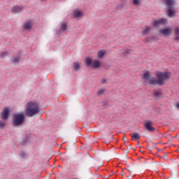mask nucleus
Segmentation results:
<instances>
[{
    "label": "nucleus",
    "mask_w": 179,
    "mask_h": 179,
    "mask_svg": "<svg viewBox=\"0 0 179 179\" xmlns=\"http://www.w3.org/2000/svg\"><path fill=\"white\" fill-rule=\"evenodd\" d=\"M8 55V52H3L1 55V58H3L4 57H6Z\"/></svg>",
    "instance_id": "20"
},
{
    "label": "nucleus",
    "mask_w": 179,
    "mask_h": 179,
    "mask_svg": "<svg viewBox=\"0 0 179 179\" xmlns=\"http://www.w3.org/2000/svg\"><path fill=\"white\" fill-rule=\"evenodd\" d=\"M73 15L75 17H82L83 13L79 10H76L73 11Z\"/></svg>",
    "instance_id": "12"
},
{
    "label": "nucleus",
    "mask_w": 179,
    "mask_h": 179,
    "mask_svg": "<svg viewBox=\"0 0 179 179\" xmlns=\"http://www.w3.org/2000/svg\"><path fill=\"white\" fill-rule=\"evenodd\" d=\"M41 1H44V0H41Z\"/></svg>",
    "instance_id": "34"
},
{
    "label": "nucleus",
    "mask_w": 179,
    "mask_h": 179,
    "mask_svg": "<svg viewBox=\"0 0 179 179\" xmlns=\"http://www.w3.org/2000/svg\"><path fill=\"white\" fill-rule=\"evenodd\" d=\"M139 139H141V135H139V134L136 133L135 134V141H139Z\"/></svg>",
    "instance_id": "19"
},
{
    "label": "nucleus",
    "mask_w": 179,
    "mask_h": 179,
    "mask_svg": "<svg viewBox=\"0 0 179 179\" xmlns=\"http://www.w3.org/2000/svg\"><path fill=\"white\" fill-rule=\"evenodd\" d=\"M85 64L87 66H90V65H92L93 68H99V66H100V62L99 60L92 62V59H90V57H87L85 59Z\"/></svg>",
    "instance_id": "5"
},
{
    "label": "nucleus",
    "mask_w": 179,
    "mask_h": 179,
    "mask_svg": "<svg viewBox=\"0 0 179 179\" xmlns=\"http://www.w3.org/2000/svg\"><path fill=\"white\" fill-rule=\"evenodd\" d=\"M152 39H151V40H148V41H153V39L155 38V37L152 36Z\"/></svg>",
    "instance_id": "32"
},
{
    "label": "nucleus",
    "mask_w": 179,
    "mask_h": 179,
    "mask_svg": "<svg viewBox=\"0 0 179 179\" xmlns=\"http://www.w3.org/2000/svg\"><path fill=\"white\" fill-rule=\"evenodd\" d=\"M23 121H24V113H22L14 116L13 119V125H22L23 124Z\"/></svg>",
    "instance_id": "4"
},
{
    "label": "nucleus",
    "mask_w": 179,
    "mask_h": 179,
    "mask_svg": "<svg viewBox=\"0 0 179 179\" xmlns=\"http://www.w3.org/2000/svg\"><path fill=\"white\" fill-rule=\"evenodd\" d=\"M131 50H129V49H127L126 50H125V52L124 53V55H127V54H131Z\"/></svg>",
    "instance_id": "24"
},
{
    "label": "nucleus",
    "mask_w": 179,
    "mask_h": 179,
    "mask_svg": "<svg viewBox=\"0 0 179 179\" xmlns=\"http://www.w3.org/2000/svg\"><path fill=\"white\" fill-rule=\"evenodd\" d=\"M165 3L166 4L168 10V16L169 17H174L176 16V11L171 10L174 8V4L176 3V1L174 0H164Z\"/></svg>",
    "instance_id": "3"
},
{
    "label": "nucleus",
    "mask_w": 179,
    "mask_h": 179,
    "mask_svg": "<svg viewBox=\"0 0 179 179\" xmlns=\"http://www.w3.org/2000/svg\"><path fill=\"white\" fill-rule=\"evenodd\" d=\"M73 68L76 71H78V69H79V68H80V64L78 62H76V63H74Z\"/></svg>",
    "instance_id": "16"
},
{
    "label": "nucleus",
    "mask_w": 179,
    "mask_h": 179,
    "mask_svg": "<svg viewBox=\"0 0 179 179\" xmlns=\"http://www.w3.org/2000/svg\"><path fill=\"white\" fill-rule=\"evenodd\" d=\"M1 117L2 120H3V121H5L6 120H8V118L9 117V108H4L1 114Z\"/></svg>",
    "instance_id": "7"
},
{
    "label": "nucleus",
    "mask_w": 179,
    "mask_h": 179,
    "mask_svg": "<svg viewBox=\"0 0 179 179\" xmlns=\"http://www.w3.org/2000/svg\"><path fill=\"white\" fill-rule=\"evenodd\" d=\"M33 26V22L31 20L27 21L24 24V29L25 30H30Z\"/></svg>",
    "instance_id": "10"
},
{
    "label": "nucleus",
    "mask_w": 179,
    "mask_h": 179,
    "mask_svg": "<svg viewBox=\"0 0 179 179\" xmlns=\"http://www.w3.org/2000/svg\"><path fill=\"white\" fill-rule=\"evenodd\" d=\"M155 97H160V96H162V93L159 91H155Z\"/></svg>",
    "instance_id": "18"
},
{
    "label": "nucleus",
    "mask_w": 179,
    "mask_h": 179,
    "mask_svg": "<svg viewBox=\"0 0 179 179\" xmlns=\"http://www.w3.org/2000/svg\"><path fill=\"white\" fill-rule=\"evenodd\" d=\"M103 93H104V90H99L98 91V94H103Z\"/></svg>",
    "instance_id": "25"
},
{
    "label": "nucleus",
    "mask_w": 179,
    "mask_h": 179,
    "mask_svg": "<svg viewBox=\"0 0 179 179\" xmlns=\"http://www.w3.org/2000/svg\"><path fill=\"white\" fill-rule=\"evenodd\" d=\"M131 139H132V141H135V133H133L131 134Z\"/></svg>",
    "instance_id": "27"
},
{
    "label": "nucleus",
    "mask_w": 179,
    "mask_h": 179,
    "mask_svg": "<svg viewBox=\"0 0 179 179\" xmlns=\"http://www.w3.org/2000/svg\"><path fill=\"white\" fill-rule=\"evenodd\" d=\"M133 5H135V0H132Z\"/></svg>",
    "instance_id": "33"
},
{
    "label": "nucleus",
    "mask_w": 179,
    "mask_h": 179,
    "mask_svg": "<svg viewBox=\"0 0 179 179\" xmlns=\"http://www.w3.org/2000/svg\"><path fill=\"white\" fill-rule=\"evenodd\" d=\"M159 32L161 33V34H162V36H171V34L173 33V29L167 27L160 29Z\"/></svg>",
    "instance_id": "6"
},
{
    "label": "nucleus",
    "mask_w": 179,
    "mask_h": 179,
    "mask_svg": "<svg viewBox=\"0 0 179 179\" xmlns=\"http://www.w3.org/2000/svg\"><path fill=\"white\" fill-rule=\"evenodd\" d=\"M175 39H176V40H179V35H176Z\"/></svg>",
    "instance_id": "30"
},
{
    "label": "nucleus",
    "mask_w": 179,
    "mask_h": 179,
    "mask_svg": "<svg viewBox=\"0 0 179 179\" xmlns=\"http://www.w3.org/2000/svg\"><path fill=\"white\" fill-rule=\"evenodd\" d=\"M141 3V0H135V5H139Z\"/></svg>",
    "instance_id": "26"
},
{
    "label": "nucleus",
    "mask_w": 179,
    "mask_h": 179,
    "mask_svg": "<svg viewBox=\"0 0 179 179\" xmlns=\"http://www.w3.org/2000/svg\"><path fill=\"white\" fill-rule=\"evenodd\" d=\"M151 29H152V27H146L143 31V34H148V33H149V31H150Z\"/></svg>",
    "instance_id": "15"
},
{
    "label": "nucleus",
    "mask_w": 179,
    "mask_h": 179,
    "mask_svg": "<svg viewBox=\"0 0 179 179\" xmlns=\"http://www.w3.org/2000/svg\"><path fill=\"white\" fill-rule=\"evenodd\" d=\"M167 23V19L162 18L159 20H155L153 22V26L157 27L159 24H166Z\"/></svg>",
    "instance_id": "8"
},
{
    "label": "nucleus",
    "mask_w": 179,
    "mask_h": 179,
    "mask_svg": "<svg viewBox=\"0 0 179 179\" xmlns=\"http://www.w3.org/2000/svg\"><path fill=\"white\" fill-rule=\"evenodd\" d=\"M13 62L14 64H16L17 62H19V57H14V58L13 59Z\"/></svg>",
    "instance_id": "21"
},
{
    "label": "nucleus",
    "mask_w": 179,
    "mask_h": 179,
    "mask_svg": "<svg viewBox=\"0 0 179 179\" xmlns=\"http://www.w3.org/2000/svg\"><path fill=\"white\" fill-rule=\"evenodd\" d=\"M23 8L20 6H15L12 8L11 12L13 13H19V12H22Z\"/></svg>",
    "instance_id": "9"
},
{
    "label": "nucleus",
    "mask_w": 179,
    "mask_h": 179,
    "mask_svg": "<svg viewBox=\"0 0 179 179\" xmlns=\"http://www.w3.org/2000/svg\"><path fill=\"white\" fill-rule=\"evenodd\" d=\"M5 127V122L0 121V129H2Z\"/></svg>",
    "instance_id": "22"
},
{
    "label": "nucleus",
    "mask_w": 179,
    "mask_h": 179,
    "mask_svg": "<svg viewBox=\"0 0 179 179\" xmlns=\"http://www.w3.org/2000/svg\"><path fill=\"white\" fill-rule=\"evenodd\" d=\"M157 78H155L150 75V72L147 71L143 75V80L145 83H148V85H151L152 86H156V85H159V86H163L164 85L165 80H169L170 79V76L171 75V72H157Z\"/></svg>",
    "instance_id": "1"
},
{
    "label": "nucleus",
    "mask_w": 179,
    "mask_h": 179,
    "mask_svg": "<svg viewBox=\"0 0 179 179\" xmlns=\"http://www.w3.org/2000/svg\"><path fill=\"white\" fill-rule=\"evenodd\" d=\"M176 108H178V110H179V102L178 103H176Z\"/></svg>",
    "instance_id": "31"
},
{
    "label": "nucleus",
    "mask_w": 179,
    "mask_h": 179,
    "mask_svg": "<svg viewBox=\"0 0 179 179\" xmlns=\"http://www.w3.org/2000/svg\"><path fill=\"white\" fill-rule=\"evenodd\" d=\"M20 156H21V157H24V156H26V153H24V152H21V153L20 154Z\"/></svg>",
    "instance_id": "28"
},
{
    "label": "nucleus",
    "mask_w": 179,
    "mask_h": 179,
    "mask_svg": "<svg viewBox=\"0 0 179 179\" xmlns=\"http://www.w3.org/2000/svg\"><path fill=\"white\" fill-rule=\"evenodd\" d=\"M107 82V80H106V79H102V80H101V83H106Z\"/></svg>",
    "instance_id": "29"
},
{
    "label": "nucleus",
    "mask_w": 179,
    "mask_h": 179,
    "mask_svg": "<svg viewBox=\"0 0 179 179\" xmlns=\"http://www.w3.org/2000/svg\"><path fill=\"white\" fill-rule=\"evenodd\" d=\"M121 4H119L117 6V9H122L124 8V5L125 4V2L127 0H120Z\"/></svg>",
    "instance_id": "14"
},
{
    "label": "nucleus",
    "mask_w": 179,
    "mask_h": 179,
    "mask_svg": "<svg viewBox=\"0 0 179 179\" xmlns=\"http://www.w3.org/2000/svg\"><path fill=\"white\" fill-rule=\"evenodd\" d=\"M66 29V24L65 23H62L61 24L60 30H62V31H65Z\"/></svg>",
    "instance_id": "17"
},
{
    "label": "nucleus",
    "mask_w": 179,
    "mask_h": 179,
    "mask_svg": "<svg viewBox=\"0 0 179 179\" xmlns=\"http://www.w3.org/2000/svg\"><path fill=\"white\" fill-rule=\"evenodd\" d=\"M145 127L146 129H148V131H150V132H153V131H155V129L153 128V127H152V122H147L145 124Z\"/></svg>",
    "instance_id": "11"
},
{
    "label": "nucleus",
    "mask_w": 179,
    "mask_h": 179,
    "mask_svg": "<svg viewBox=\"0 0 179 179\" xmlns=\"http://www.w3.org/2000/svg\"><path fill=\"white\" fill-rule=\"evenodd\" d=\"M104 55H106V50H99L98 52V58L99 59H101V58H103V57H104Z\"/></svg>",
    "instance_id": "13"
},
{
    "label": "nucleus",
    "mask_w": 179,
    "mask_h": 179,
    "mask_svg": "<svg viewBox=\"0 0 179 179\" xmlns=\"http://www.w3.org/2000/svg\"><path fill=\"white\" fill-rule=\"evenodd\" d=\"M175 34L176 36H179V27L175 29Z\"/></svg>",
    "instance_id": "23"
},
{
    "label": "nucleus",
    "mask_w": 179,
    "mask_h": 179,
    "mask_svg": "<svg viewBox=\"0 0 179 179\" xmlns=\"http://www.w3.org/2000/svg\"><path fill=\"white\" fill-rule=\"evenodd\" d=\"M40 113L38 104L36 102L30 101L25 105V114L27 117H33Z\"/></svg>",
    "instance_id": "2"
}]
</instances>
